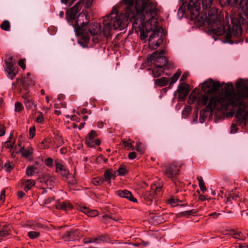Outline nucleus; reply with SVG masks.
I'll return each instance as SVG.
<instances>
[{"label": "nucleus", "instance_id": "63", "mask_svg": "<svg viewBox=\"0 0 248 248\" xmlns=\"http://www.w3.org/2000/svg\"><path fill=\"white\" fill-rule=\"evenodd\" d=\"M187 76H188V73H184L183 75H182V76L180 80L181 81H184V80H185L187 78Z\"/></svg>", "mask_w": 248, "mask_h": 248}, {"label": "nucleus", "instance_id": "19", "mask_svg": "<svg viewBox=\"0 0 248 248\" xmlns=\"http://www.w3.org/2000/svg\"><path fill=\"white\" fill-rule=\"evenodd\" d=\"M22 97L24 99V103L27 108H31L34 105L32 98L28 94V93H26L25 94L23 95Z\"/></svg>", "mask_w": 248, "mask_h": 248}, {"label": "nucleus", "instance_id": "10", "mask_svg": "<svg viewBox=\"0 0 248 248\" xmlns=\"http://www.w3.org/2000/svg\"><path fill=\"white\" fill-rule=\"evenodd\" d=\"M16 153H21L22 156L27 159L31 160L32 158L33 149L31 146L26 147H21L16 152Z\"/></svg>", "mask_w": 248, "mask_h": 248}, {"label": "nucleus", "instance_id": "64", "mask_svg": "<svg viewBox=\"0 0 248 248\" xmlns=\"http://www.w3.org/2000/svg\"><path fill=\"white\" fill-rule=\"evenodd\" d=\"M84 243L85 244L92 243V238H88L84 239Z\"/></svg>", "mask_w": 248, "mask_h": 248}, {"label": "nucleus", "instance_id": "51", "mask_svg": "<svg viewBox=\"0 0 248 248\" xmlns=\"http://www.w3.org/2000/svg\"><path fill=\"white\" fill-rule=\"evenodd\" d=\"M53 160L51 158H48L45 161L46 165L48 167H51L53 164Z\"/></svg>", "mask_w": 248, "mask_h": 248}, {"label": "nucleus", "instance_id": "32", "mask_svg": "<svg viewBox=\"0 0 248 248\" xmlns=\"http://www.w3.org/2000/svg\"><path fill=\"white\" fill-rule=\"evenodd\" d=\"M181 74V71H178L170 79V85L173 84L178 79Z\"/></svg>", "mask_w": 248, "mask_h": 248}, {"label": "nucleus", "instance_id": "61", "mask_svg": "<svg viewBox=\"0 0 248 248\" xmlns=\"http://www.w3.org/2000/svg\"><path fill=\"white\" fill-rule=\"evenodd\" d=\"M162 183L159 184L158 186H156V188H155L156 193L157 192H161L162 191Z\"/></svg>", "mask_w": 248, "mask_h": 248}, {"label": "nucleus", "instance_id": "50", "mask_svg": "<svg viewBox=\"0 0 248 248\" xmlns=\"http://www.w3.org/2000/svg\"><path fill=\"white\" fill-rule=\"evenodd\" d=\"M179 202L178 200L177 199H171L169 200V202L172 206H175L178 205V204L177 203V202Z\"/></svg>", "mask_w": 248, "mask_h": 248}, {"label": "nucleus", "instance_id": "23", "mask_svg": "<svg viewBox=\"0 0 248 248\" xmlns=\"http://www.w3.org/2000/svg\"><path fill=\"white\" fill-rule=\"evenodd\" d=\"M86 143L88 146L93 147L95 145H99L100 141L98 139L94 140L91 139H86Z\"/></svg>", "mask_w": 248, "mask_h": 248}, {"label": "nucleus", "instance_id": "55", "mask_svg": "<svg viewBox=\"0 0 248 248\" xmlns=\"http://www.w3.org/2000/svg\"><path fill=\"white\" fill-rule=\"evenodd\" d=\"M238 198V196L236 194H231L228 197L227 200L229 202H231L232 200H236Z\"/></svg>", "mask_w": 248, "mask_h": 248}, {"label": "nucleus", "instance_id": "56", "mask_svg": "<svg viewBox=\"0 0 248 248\" xmlns=\"http://www.w3.org/2000/svg\"><path fill=\"white\" fill-rule=\"evenodd\" d=\"M246 4V9L244 10L243 13L246 16L248 19V0H246L245 2Z\"/></svg>", "mask_w": 248, "mask_h": 248}, {"label": "nucleus", "instance_id": "7", "mask_svg": "<svg viewBox=\"0 0 248 248\" xmlns=\"http://www.w3.org/2000/svg\"><path fill=\"white\" fill-rule=\"evenodd\" d=\"M166 49L163 48L161 50L156 51V77L160 76L164 72V67L168 63V60L165 56Z\"/></svg>", "mask_w": 248, "mask_h": 248}, {"label": "nucleus", "instance_id": "45", "mask_svg": "<svg viewBox=\"0 0 248 248\" xmlns=\"http://www.w3.org/2000/svg\"><path fill=\"white\" fill-rule=\"evenodd\" d=\"M7 62L14 64L16 62V61L13 60L12 56L8 55L7 56L6 59L5 60V64H7Z\"/></svg>", "mask_w": 248, "mask_h": 248}, {"label": "nucleus", "instance_id": "28", "mask_svg": "<svg viewBox=\"0 0 248 248\" xmlns=\"http://www.w3.org/2000/svg\"><path fill=\"white\" fill-rule=\"evenodd\" d=\"M81 2L79 1L71 8V12L73 16H75L81 9Z\"/></svg>", "mask_w": 248, "mask_h": 248}, {"label": "nucleus", "instance_id": "26", "mask_svg": "<svg viewBox=\"0 0 248 248\" xmlns=\"http://www.w3.org/2000/svg\"><path fill=\"white\" fill-rule=\"evenodd\" d=\"M152 34L149 36V46L150 48L154 50L155 48V40L154 39V35L155 34V30L152 29Z\"/></svg>", "mask_w": 248, "mask_h": 248}, {"label": "nucleus", "instance_id": "30", "mask_svg": "<svg viewBox=\"0 0 248 248\" xmlns=\"http://www.w3.org/2000/svg\"><path fill=\"white\" fill-rule=\"evenodd\" d=\"M36 170V168L33 166L28 167L26 169V174L29 177L33 176Z\"/></svg>", "mask_w": 248, "mask_h": 248}, {"label": "nucleus", "instance_id": "25", "mask_svg": "<svg viewBox=\"0 0 248 248\" xmlns=\"http://www.w3.org/2000/svg\"><path fill=\"white\" fill-rule=\"evenodd\" d=\"M169 81V79L166 77H162L158 79H156V86L160 87L166 86Z\"/></svg>", "mask_w": 248, "mask_h": 248}, {"label": "nucleus", "instance_id": "57", "mask_svg": "<svg viewBox=\"0 0 248 248\" xmlns=\"http://www.w3.org/2000/svg\"><path fill=\"white\" fill-rule=\"evenodd\" d=\"M18 64L22 69H25L26 68V64L24 60H20L18 62Z\"/></svg>", "mask_w": 248, "mask_h": 248}, {"label": "nucleus", "instance_id": "4", "mask_svg": "<svg viewBox=\"0 0 248 248\" xmlns=\"http://www.w3.org/2000/svg\"><path fill=\"white\" fill-rule=\"evenodd\" d=\"M231 21L232 24V29L229 28L225 34V42L232 44L233 43H238L237 41L234 40V38H238L242 34L241 24L245 22V19L239 14L237 16H232Z\"/></svg>", "mask_w": 248, "mask_h": 248}, {"label": "nucleus", "instance_id": "20", "mask_svg": "<svg viewBox=\"0 0 248 248\" xmlns=\"http://www.w3.org/2000/svg\"><path fill=\"white\" fill-rule=\"evenodd\" d=\"M57 209H62L63 211H67L72 208L71 204L67 202H60V201H57L55 205Z\"/></svg>", "mask_w": 248, "mask_h": 248}, {"label": "nucleus", "instance_id": "49", "mask_svg": "<svg viewBox=\"0 0 248 248\" xmlns=\"http://www.w3.org/2000/svg\"><path fill=\"white\" fill-rule=\"evenodd\" d=\"M30 136L31 138H33L35 134V128L34 126L31 127L29 130Z\"/></svg>", "mask_w": 248, "mask_h": 248}, {"label": "nucleus", "instance_id": "17", "mask_svg": "<svg viewBox=\"0 0 248 248\" xmlns=\"http://www.w3.org/2000/svg\"><path fill=\"white\" fill-rule=\"evenodd\" d=\"M78 231H67L62 236V238L65 241H73L77 239L76 236L78 235Z\"/></svg>", "mask_w": 248, "mask_h": 248}, {"label": "nucleus", "instance_id": "59", "mask_svg": "<svg viewBox=\"0 0 248 248\" xmlns=\"http://www.w3.org/2000/svg\"><path fill=\"white\" fill-rule=\"evenodd\" d=\"M4 167L6 168L7 171H10L12 170V167L9 163H5Z\"/></svg>", "mask_w": 248, "mask_h": 248}, {"label": "nucleus", "instance_id": "40", "mask_svg": "<svg viewBox=\"0 0 248 248\" xmlns=\"http://www.w3.org/2000/svg\"><path fill=\"white\" fill-rule=\"evenodd\" d=\"M28 236L31 239H35L39 236V233L37 232H28Z\"/></svg>", "mask_w": 248, "mask_h": 248}, {"label": "nucleus", "instance_id": "8", "mask_svg": "<svg viewBox=\"0 0 248 248\" xmlns=\"http://www.w3.org/2000/svg\"><path fill=\"white\" fill-rule=\"evenodd\" d=\"M220 87L219 82L209 79L204 81L202 87V91L206 93H214Z\"/></svg>", "mask_w": 248, "mask_h": 248}, {"label": "nucleus", "instance_id": "46", "mask_svg": "<svg viewBox=\"0 0 248 248\" xmlns=\"http://www.w3.org/2000/svg\"><path fill=\"white\" fill-rule=\"evenodd\" d=\"M147 32L145 31L144 30H141L140 32V38L142 40H145L148 36Z\"/></svg>", "mask_w": 248, "mask_h": 248}, {"label": "nucleus", "instance_id": "60", "mask_svg": "<svg viewBox=\"0 0 248 248\" xmlns=\"http://www.w3.org/2000/svg\"><path fill=\"white\" fill-rule=\"evenodd\" d=\"M178 14L183 16L185 14V10L183 9L182 6H180L178 10Z\"/></svg>", "mask_w": 248, "mask_h": 248}, {"label": "nucleus", "instance_id": "38", "mask_svg": "<svg viewBox=\"0 0 248 248\" xmlns=\"http://www.w3.org/2000/svg\"><path fill=\"white\" fill-rule=\"evenodd\" d=\"M208 100V97L206 95H202L200 97L199 103L203 106L205 105Z\"/></svg>", "mask_w": 248, "mask_h": 248}, {"label": "nucleus", "instance_id": "12", "mask_svg": "<svg viewBox=\"0 0 248 248\" xmlns=\"http://www.w3.org/2000/svg\"><path fill=\"white\" fill-rule=\"evenodd\" d=\"M158 39L156 41V46H159L163 43L166 38V32L164 29L161 27H158L156 26V38Z\"/></svg>", "mask_w": 248, "mask_h": 248}, {"label": "nucleus", "instance_id": "5", "mask_svg": "<svg viewBox=\"0 0 248 248\" xmlns=\"http://www.w3.org/2000/svg\"><path fill=\"white\" fill-rule=\"evenodd\" d=\"M207 17V23L210 31L213 33L220 36L225 32L224 27L220 22V16L217 9L212 7L208 12Z\"/></svg>", "mask_w": 248, "mask_h": 248}, {"label": "nucleus", "instance_id": "29", "mask_svg": "<svg viewBox=\"0 0 248 248\" xmlns=\"http://www.w3.org/2000/svg\"><path fill=\"white\" fill-rule=\"evenodd\" d=\"M203 10L210 8L212 5L213 0H202Z\"/></svg>", "mask_w": 248, "mask_h": 248}, {"label": "nucleus", "instance_id": "31", "mask_svg": "<svg viewBox=\"0 0 248 248\" xmlns=\"http://www.w3.org/2000/svg\"><path fill=\"white\" fill-rule=\"evenodd\" d=\"M197 180L199 181V185L201 190L203 192L205 191L206 190V187L202 177L198 176L197 177Z\"/></svg>", "mask_w": 248, "mask_h": 248}, {"label": "nucleus", "instance_id": "53", "mask_svg": "<svg viewBox=\"0 0 248 248\" xmlns=\"http://www.w3.org/2000/svg\"><path fill=\"white\" fill-rule=\"evenodd\" d=\"M117 171L120 175H124L126 173V169L124 168H119Z\"/></svg>", "mask_w": 248, "mask_h": 248}, {"label": "nucleus", "instance_id": "43", "mask_svg": "<svg viewBox=\"0 0 248 248\" xmlns=\"http://www.w3.org/2000/svg\"><path fill=\"white\" fill-rule=\"evenodd\" d=\"M37 113L38 115L36 118V122L39 123H43L44 119L43 113L41 112H38Z\"/></svg>", "mask_w": 248, "mask_h": 248}, {"label": "nucleus", "instance_id": "34", "mask_svg": "<svg viewBox=\"0 0 248 248\" xmlns=\"http://www.w3.org/2000/svg\"><path fill=\"white\" fill-rule=\"evenodd\" d=\"M92 182L94 186H99L104 183L105 180L103 178H94Z\"/></svg>", "mask_w": 248, "mask_h": 248}, {"label": "nucleus", "instance_id": "24", "mask_svg": "<svg viewBox=\"0 0 248 248\" xmlns=\"http://www.w3.org/2000/svg\"><path fill=\"white\" fill-rule=\"evenodd\" d=\"M230 235L235 239H244V236L243 234L240 232L234 230H231L230 232Z\"/></svg>", "mask_w": 248, "mask_h": 248}, {"label": "nucleus", "instance_id": "6", "mask_svg": "<svg viewBox=\"0 0 248 248\" xmlns=\"http://www.w3.org/2000/svg\"><path fill=\"white\" fill-rule=\"evenodd\" d=\"M188 9L191 14V18L197 22L198 26H202L205 21L207 22L206 14L200 12L201 6L199 0H190Z\"/></svg>", "mask_w": 248, "mask_h": 248}, {"label": "nucleus", "instance_id": "2", "mask_svg": "<svg viewBox=\"0 0 248 248\" xmlns=\"http://www.w3.org/2000/svg\"><path fill=\"white\" fill-rule=\"evenodd\" d=\"M235 93L232 83L224 86V94L211 97L207 110H220L229 106L238 107L236 116L244 121L248 120V86L243 79H239L235 83Z\"/></svg>", "mask_w": 248, "mask_h": 248}, {"label": "nucleus", "instance_id": "62", "mask_svg": "<svg viewBox=\"0 0 248 248\" xmlns=\"http://www.w3.org/2000/svg\"><path fill=\"white\" fill-rule=\"evenodd\" d=\"M54 200V198L51 197L47 199L44 202V203L46 204L51 203Z\"/></svg>", "mask_w": 248, "mask_h": 248}, {"label": "nucleus", "instance_id": "11", "mask_svg": "<svg viewBox=\"0 0 248 248\" xmlns=\"http://www.w3.org/2000/svg\"><path fill=\"white\" fill-rule=\"evenodd\" d=\"M4 69L7 76L11 80H12L18 73L17 69L14 67V64L8 62H7V64H5Z\"/></svg>", "mask_w": 248, "mask_h": 248}, {"label": "nucleus", "instance_id": "52", "mask_svg": "<svg viewBox=\"0 0 248 248\" xmlns=\"http://www.w3.org/2000/svg\"><path fill=\"white\" fill-rule=\"evenodd\" d=\"M5 126L1 124H0V137L3 136L5 133Z\"/></svg>", "mask_w": 248, "mask_h": 248}, {"label": "nucleus", "instance_id": "18", "mask_svg": "<svg viewBox=\"0 0 248 248\" xmlns=\"http://www.w3.org/2000/svg\"><path fill=\"white\" fill-rule=\"evenodd\" d=\"M180 95L186 96L189 93V85L187 84L182 83L179 85L177 89Z\"/></svg>", "mask_w": 248, "mask_h": 248}, {"label": "nucleus", "instance_id": "48", "mask_svg": "<svg viewBox=\"0 0 248 248\" xmlns=\"http://www.w3.org/2000/svg\"><path fill=\"white\" fill-rule=\"evenodd\" d=\"M99 243L102 242H107L108 240V237L107 235H100L98 236Z\"/></svg>", "mask_w": 248, "mask_h": 248}, {"label": "nucleus", "instance_id": "36", "mask_svg": "<svg viewBox=\"0 0 248 248\" xmlns=\"http://www.w3.org/2000/svg\"><path fill=\"white\" fill-rule=\"evenodd\" d=\"M145 150V147L142 145V142L139 141L137 142L136 144V150L140 154L143 153Z\"/></svg>", "mask_w": 248, "mask_h": 248}, {"label": "nucleus", "instance_id": "33", "mask_svg": "<svg viewBox=\"0 0 248 248\" xmlns=\"http://www.w3.org/2000/svg\"><path fill=\"white\" fill-rule=\"evenodd\" d=\"M9 234V230L4 228V225L0 224V237H3Z\"/></svg>", "mask_w": 248, "mask_h": 248}, {"label": "nucleus", "instance_id": "41", "mask_svg": "<svg viewBox=\"0 0 248 248\" xmlns=\"http://www.w3.org/2000/svg\"><path fill=\"white\" fill-rule=\"evenodd\" d=\"M55 166H56V171L57 172H59L61 170H62L65 167L62 165V164L59 163L58 161H55Z\"/></svg>", "mask_w": 248, "mask_h": 248}, {"label": "nucleus", "instance_id": "21", "mask_svg": "<svg viewBox=\"0 0 248 248\" xmlns=\"http://www.w3.org/2000/svg\"><path fill=\"white\" fill-rule=\"evenodd\" d=\"M35 185V182L33 180H27L22 182L23 188L26 191L29 190Z\"/></svg>", "mask_w": 248, "mask_h": 248}, {"label": "nucleus", "instance_id": "58", "mask_svg": "<svg viewBox=\"0 0 248 248\" xmlns=\"http://www.w3.org/2000/svg\"><path fill=\"white\" fill-rule=\"evenodd\" d=\"M137 156L136 153L134 152H131L128 155V157L130 159L133 160Z\"/></svg>", "mask_w": 248, "mask_h": 248}, {"label": "nucleus", "instance_id": "14", "mask_svg": "<svg viewBox=\"0 0 248 248\" xmlns=\"http://www.w3.org/2000/svg\"><path fill=\"white\" fill-rule=\"evenodd\" d=\"M42 182L48 188L51 189L56 184V179L54 177L46 175L43 177Z\"/></svg>", "mask_w": 248, "mask_h": 248}, {"label": "nucleus", "instance_id": "39", "mask_svg": "<svg viewBox=\"0 0 248 248\" xmlns=\"http://www.w3.org/2000/svg\"><path fill=\"white\" fill-rule=\"evenodd\" d=\"M82 4H84L86 8L90 7L93 2V0H80Z\"/></svg>", "mask_w": 248, "mask_h": 248}, {"label": "nucleus", "instance_id": "15", "mask_svg": "<svg viewBox=\"0 0 248 248\" xmlns=\"http://www.w3.org/2000/svg\"><path fill=\"white\" fill-rule=\"evenodd\" d=\"M21 82L23 89L27 91V93L29 92L30 88L34 84V81L30 78L28 77L23 78L21 79Z\"/></svg>", "mask_w": 248, "mask_h": 248}, {"label": "nucleus", "instance_id": "44", "mask_svg": "<svg viewBox=\"0 0 248 248\" xmlns=\"http://www.w3.org/2000/svg\"><path fill=\"white\" fill-rule=\"evenodd\" d=\"M15 111L16 112H19L21 110H22L23 106H22V105L20 103H19L18 102H16L15 105Z\"/></svg>", "mask_w": 248, "mask_h": 248}, {"label": "nucleus", "instance_id": "16", "mask_svg": "<svg viewBox=\"0 0 248 248\" xmlns=\"http://www.w3.org/2000/svg\"><path fill=\"white\" fill-rule=\"evenodd\" d=\"M79 209L81 212L84 213L88 217H96L98 215V212L97 210H91L84 206H80Z\"/></svg>", "mask_w": 248, "mask_h": 248}, {"label": "nucleus", "instance_id": "3", "mask_svg": "<svg viewBox=\"0 0 248 248\" xmlns=\"http://www.w3.org/2000/svg\"><path fill=\"white\" fill-rule=\"evenodd\" d=\"M74 20V28L76 33L81 35L85 42L89 40V34L93 36V40L94 42L96 43L99 41V39L95 36L100 33L101 26L97 22H93L88 26V29L87 30L86 24L89 20V17L86 12L80 13L78 17Z\"/></svg>", "mask_w": 248, "mask_h": 248}, {"label": "nucleus", "instance_id": "22", "mask_svg": "<svg viewBox=\"0 0 248 248\" xmlns=\"http://www.w3.org/2000/svg\"><path fill=\"white\" fill-rule=\"evenodd\" d=\"M104 177V178L103 179L105 182H107L109 184L110 183V180L112 179H114L115 176V174L113 173L112 170H106L105 172Z\"/></svg>", "mask_w": 248, "mask_h": 248}, {"label": "nucleus", "instance_id": "13", "mask_svg": "<svg viewBox=\"0 0 248 248\" xmlns=\"http://www.w3.org/2000/svg\"><path fill=\"white\" fill-rule=\"evenodd\" d=\"M116 194L120 197L125 198L129 201L136 202L137 200L132 195V193L127 190H117L116 191Z\"/></svg>", "mask_w": 248, "mask_h": 248}, {"label": "nucleus", "instance_id": "47", "mask_svg": "<svg viewBox=\"0 0 248 248\" xmlns=\"http://www.w3.org/2000/svg\"><path fill=\"white\" fill-rule=\"evenodd\" d=\"M97 136L96 132L94 130H91L89 133L88 137L86 139H91L94 140V139Z\"/></svg>", "mask_w": 248, "mask_h": 248}, {"label": "nucleus", "instance_id": "37", "mask_svg": "<svg viewBox=\"0 0 248 248\" xmlns=\"http://www.w3.org/2000/svg\"><path fill=\"white\" fill-rule=\"evenodd\" d=\"M147 62L148 65L155 63V51L153 52L151 55L148 56Z\"/></svg>", "mask_w": 248, "mask_h": 248}, {"label": "nucleus", "instance_id": "1", "mask_svg": "<svg viewBox=\"0 0 248 248\" xmlns=\"http://www.w3.org/2000/svg\"><path fill=\"white\" fill-rule=\"evenodd\" d=\"M122 2L125 5V15L113 9L109 15L104 17L102 31L104 36H110L113 29L120 28L128 19L133 21V24L138 25L139 28L146 19L154 26L155 11L150 7V0H123Z\"/></svg>", "mask_w": 248, "mask_h": 248}, {"label": "nucleus", "instance_id": "9", "mask_svg": "<svg viewBox=\"0 0 248 248\" xmlns=\"http://www.w3.org/2000/svg\"><path fill=\"white\" fill-rule=\"evenodd\" d=\"M182 165V164L179 162H175L170 166L167 167L165 170L166 175L169 177H173L178 174L179 168Z\"/></svg>", "mask_w": 248, "mask_h": 248}, {"label": "nucleus", "instance_id": "27", "mask_svg": "<svg viewBox=\"0 0 248 248\" xmlns=\"http://www.w3.org/2000/svg\"><path fill=\"white\" fill-rule=\"evenodd\" d=\"M13 137V135L12 134H11L10 135V137L9 138V139L4 143V146L7 148V149H12L15 144V141H12V139Z\"/></svg>", "mask_w": 248, "mask_h": 248}, {"label": "nucleus", "instance_id": "35", "mask_svg": "<svg viewBox=\"0 0 248 248\" xmlns=\"http://www.w3.org/2000/svg\"><path fill=\"white\" fill-rule=\"evenodd\" d=\"M0 27L2 30L9 31L10 28V23L8 21L5 20L2 23Z\"/></svg>", "mask_w": 248, "mask_h": 248}, {"label": "nucleus", "instance_id": "54", "mask_svg": "<svg viewBox=\"0 0 248 248\" xmlns=\"http://www.w3.org/2000/svg\"><path fill=\"white\" fill-rule=\"evenodd\" d=\"M59 173H60V174L63 176H66L68 175L69 171L66 169V168L65 167L62 170H61Z\"/></svg>", "mask_w": 248, "mask_h": 248}, {"label": "nucleus", "instance_id": "42", "mask_svg": "<svg viewBox=\"0 0 248 248\" xmlns=\"http://www.w3.org/2000/svg\"><path fill=\"white\" fill-rule=\"evenodd\" d=\"M130 140H123L122 142L124 144V146L128 148V149L134 150V146L132 145V144L129 142Z\"/></svg>", "mask_w": 248, "mask_h": 248}]
</instances>
